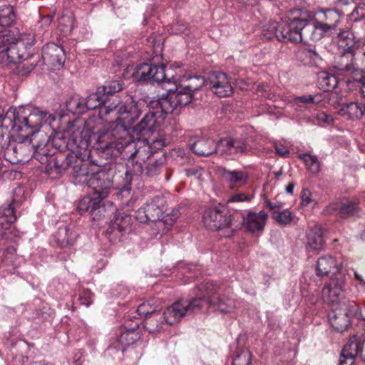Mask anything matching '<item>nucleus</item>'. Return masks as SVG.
I'll return each instance as SVG.
<instances>
[{
    "instance_id": "28",
    "label": "nucleus",
    "mask_w": 365,
    "mask_h": 365,
    "mask_svg": "<svg viewBox=\"0 0 365 365\" xmlns=\"http://www.w3.org/2000/svg\"><path fill=\"white\" fill-rule=\"evenodd\" d=\"M98 88H99L100 91H101L103 96H104L106 98V100L108 101V103H110L113 102V98L114 96H115L118 98V100H119L118 108H120L122 106L130 103L132 101H135V100L132 98L131 101L130 102H126L125 103L120 105L121 98L116 93H118L119 91H120L123 88V83L121 81L115 80V81H107L105 83V84L103 86H100ZM135 102H137V101H135ZM139 102H142V101H140ZM143 103L145 104L144 101H143ZM147 107H148L147 106H145L144 105L143 108H147ZM144 110L145 109H143V110ZM118 110H119V109H118ZM118 113L120 115L119 117L125 116V115H120L118 112Z\"/></svg>"
},
{
    "instance_id": "38",
    "label": "nucleus",
    "mask_w": 365,
    "mask_h": 365,
    "mask_svg": "<svg viewBox=\"0 0 365 365\" xmlns=\"http://www.w3.org/2000/svg\"><path fill=\"white\" fill-rule=\"evenodd\" d=\"M319 13L322 15L321 21L331 26L334 29H336L343 16L341 11L334 9H322Z\"/></svg>"
},
{
    "instance_id": "32",
    "label": "nucleus",
    "mask_w": 365,
    "mask_h": 365,
    "mask_svg": "<svg viewBox=\"0 0 365 365\" xmlns=\"http://www.w3.org/2000/svg\"><path fill=\"white\" fill-rule=\"evenodd\" d=\"M76 233L71 230L66 225L59 227L55 235L56 243L61 247H68L76 242Z\"/></svg>"
},
{
    "instance_id": "9",
    "label": "nucleus",
    "mask_w": 365,
    "mask_h": 365,
    "mask_svg": "<svg viewBox=\"0 0 365 365\" xmlns=\"http://www.w3.org/2000/svg\"><path fill=\"white\" fill-rule=\"evenodd\" d=\"M297 31L295 35V42L317 41L328 36L335 29L331 26L324 23L323 21H313L310 17L297 18Z\"/></svg>"
},
{
    "instance_id": "21",
    "label": "nucleus",
    "mask_w": 365,
    "mask_h": 365,
    "mask_svg": "<svg viewBox=\"0 0 365 365\" xmlns=\"http://www.w3.org/2000/svg\"><path fill=\"white\" fill-rule=\"evenodd\" d=\"M354 47L348 46L344 48L341 54L336 57L334 67L338 71L339 73L344 74L345 73H359L356 69V53H354Z\"/></svg>"
},
{
    "instance_id": "37",
    "label": "nucleus",
    "mask_w": 365,
    "mask_h": 365,
    "mask_svg": "<svg viewBox=\"0 0 365 365\" xmlns=\"http://www.w3.org/2000/svg\"><path fill=\"white\" fill-rule=\"evenodd\" d=\"M51 115L48 112L35 109L29 115H27V123L29 129H36L40 128L43 123L48 121V118Z\"/></svg>"
},
{
    "instance_id": "51",
    "label": "nucleus",
    "mask_w": 365,
    "mask_h": 365,
    "mask_svg": "<svg viewBox=\"0 0 365 365\" xmlns=\"http://www.w3.org/2000/svg\"><path fill=\"white\" fill-rule=\"evenodd\" d=\"M339 307L342 309L344 312H348L347 314L349 315L350 317L356 316L359 310V307L355 302L349 301L346 299L343 300Z\"/></svg>"
},
{
    "instance_id": "50",
    "label": "nucleus",
    "mask_w": 365,
    "mask_h": 365,
    "mask_svg": "<svg viewBox=\"0 0 365 365\" xmlns=\"http://www.w3.org/2000/svg\"><path fill=\"white\" fill-rule=\"evenodd\" d=\"M26 200L24 195V189L21 185H18L14 188L12 192V199L9 202L16 207H19Z\"/></svg>"
},
{
    "instance_id": "44",
    "label": "nucleus",
    "mask_w": 365,
    "mask_h": 365,
    "mask_svg": "<svg viewBox=\"0 0 365 365\" xmlns=\"http://www.w3.org/2000/svg\"><path fill=\"white\" fill-rule=\"evenodd\" d=\"M252 354L250 351L244 347H237L232 360L233 365H250L251 364Z\"/></svg>"
},
{
    "instance_id": "1",
    "label": "nucleus",
    "mask_w": 365,
    "mask_h": 365,
    "mask_svg": "<svg viewBox=\"0 0 365 365\" xmlns=\"http://www.w3.org/2000/svg\"><path fill=\"white\" fill-rule=\"evenodd\" d=\"M144 103L132 101L130 103L122 106L118 110L124 117H118L109 124L106 133L93 135L97 142L98 153L106 160L120 157L123 159L136 158L137 163L144 161L145 158H154L150 147L146 143H138L130 134L132 125L143 112Z\"/></svg>"
},
{
    "instance_id": "53",
    "label": "nucleus",
    "mask_w": 365,
    "mask_h": 365,
    "mask_svg": "<svg viewBox=\"0 0 365 365\" xmlns=\"http://www.w3.org/2000/svg\"><path fill=\"white\" fill-rule=\"evenodd\" d=\"M53 14H47L45 16H42L41 17V19L38 21V35H43L47 29L51 25V22L53 20Z\"/></svg>"
},
{
    "instance_id": "58",
    "label": "nucleus",
    "mask_w": 365,
    "mask_h": 365,
    "mask_svg": "<svg viewBox=\"0 0 365 365\" xmlns=\"http://www.w3.org/2000/svg\"><path fill=\"white\" fill-rule=\"evenodd\" d=\"M317 96L313 95H304L302 96H299L294 98V104L299 107L298 109L302 110V107L301 106V103L303 104H309V103H315V98Z\"/></svg>"
},
{
    "instance_id": "10",
    "label": "nucleus",
    "mask_w": 365,
    "mask_h": 365,
    "mask_svg": "<svg viewBox=\"0 0 365 365\" xmlns=\"http://www.w3.org/2000/svg\"><path fill=\"white\" fill-rule=\"evenodd\" d=\"M235 212L231 214L225 207H210L205 210L202 222L205 226L211 230L218 231L231 228L226 237H230L235 228Z\"/></svg>"
},
{
    "instance_id": "34",
    "label": "nucleus",
    "mask_w": 365,
    "mask_h": 365,
    "mask_svg": "<svg viewBox=\"0 0 365 365\" xmlns=\"http://www.w3.org/2000/svg\"><path fill=\"white\" fill-rule=\"evenodd\" d=\"M139 327V322H135L134 326L130 327L128 323L126 322L124 325L125 331L122 332L118 338L119 342L125 346H129L140 339V335L137 331Z\"/></svg>"
},
{
    "instance_id": "52",
    "label": "nucleus",
    "mask_w": 365,
    "mask_h": 365,
    "mask_svg": "<svg viewBox=\"0 0 365 365\" xmlns=\"http://www.w3.org/2000/svg\"><path fill=\"white\" fill-rule=\"evenodd\" d=\"M169 31L170 34L175 35L187 34L188 26L187 24L182 21H177L170 25Z\"/></svg>"
},
{
    "instance_id": "24",
    "label": "nucleus",
    "mask_w": 365,
    "mask_h": 365,
    "mask_svg": "<svg viewBox=\"0 0 365 365\" xmlns=\"http://www.w3.org/2000/svg\"><path fill=\"white\" fill-rule=\"evenodd\" d=\"M42 58L45 63L53 67H61L65 63V51L62 46L50 43L43 46Z\"/></svg>"
},
{
    "instance_id": "43",
    "label": "nucleus",
    "mask_w": 365,
    "mask_h": 365,
    "mask_svg": "<svg viewBox=\"0 0 365 365\" xmlns=\"http://www.w3.org/2000/svg\"><path fill=\"white\" fill-rule=\"evenodd\" d=\"M162 315L158 312L155 314H151L145 318V328L149 333H155L163 329V320L162 321Z\"/></svg>"
},
{
    "instance_id": "8",
    "label": "nucleus",
    "mask_w": 365,
    "mask_h": 365,
    "mask_svg": "<svg viewBox=\"0 0 365 365\" xmlns=\"http://www.w3.org/2000/svg\"><path fill=\"white\" fill-rule=\"evenodd\" d=\"M165 205L166 200L164 197L155 196L137 210L135 218L141 223L159 222L172 226L178 218V212L164 216Z\"/></svg>"
},
{
    "instance_id": "48",
    "label": "nucleus",
    "mask_w": 365,
    "mask_h": 365,
    "mask_svg": "<svg viewBox=\"0 0 365 365\" xmlns=\"http://www.w3.org/2000/svg\"><path fill=\"white\" fill-rule=\"evenodd\" d=\"M301 205L303 207L313 209L317 205V200L313 197L311 191L307 188H304L301 194Z\"/></svg>"
},
{
    "instance_id": "2",
    "label": "nucleus",
    "mask_w": 365,
    "mask_h": 365,
    "mask_svg": "<svg viewBox=\"0 0 365 365\" xmlns=\"http://www.w3.org/2000/svg\"><path fill=\"white\" fill-rule=\"evenodd\" d=\"M139 82L162 85L168 93L152 103L153 108H160L164 113H179L181 108L193 100L194 93L207 82L202 76L183 77L174 75L172 69L165 70L164 65L141 63L136 66L133 73Z\"/></svg>"
},
{
    "instance_id": "22",
    "label": "nucleus",
    "mask_w": 365,
    "mask_h": 365,
    "mask_svg": "<svg viewBox=\"0 0 365 365\" xmlns=\"http://www.w3.org/2000/svg\"><path fill=\"white\" fill-rule=\"evenodd\" d=\"M77 210L81 215L89 212L93 220H99L105 213V207L103 203L89 193L79 201Z\"/></svg>"
},
{
    "instance_id": "60",
    "label": "nucleus",
    "mask_w": 365,
    "mask_h": 365,
    "mask_svg": "<svg viewBox=\"0 0 365 365\" xmlns=\"http://www.w3.org/2000/svg\"><path fill=\"white\" fill-rule=\"evenodd\" d=\"M264 203H265L266 206L267 207H269L272 211V214L279 212L283 206V204L280 202H272L269 201V200H266L264 201Z\"/></svg>"
},
{
    "instance_id": "7",
    "label": "nucleus",
    "mask_w": 365,
    "mask_h": 365,
    "mask_svg": "<svg viewBox=\"0 0 365 365\" xmlns=\"http://www.w3.org/2000/svg\"><path fill=\"white\" fill-rule=\"evenodd\" d=\"M84 100V106L86 110H93L99 108L98 116H91L88 118L81 125L85 127L87 133H106L109 129L102 130L104 128V118L110 112L115 110L119 106V100L117 97L113 98V102L108 103L106 98L103 96L99 88L96 89V92L90 93Z\"/></svg>"
},
{
    "instance_id": "5",
    "label": "nucleus",
    "mask_w": 365,
    "mask_h": 365,
    "mask_svg": "<svg viewBox=\"0 0 365 365\" xmlns=\"http://www.w3.org/2000/svg\"><path fill=\"white\" fill-rule=\"evenodd\" d=\"M48 141L45 133H38L30 141L9 142L3 149L4 158L12 164L27 161L31 157L43 163L44 159L41 155L48 154L46 148V145H49Z\"/></svg>"
},
{
    "instance_id": "63",
    "label": "nucleus",
    "mask_w": 365,
    "mask_h": 365,
    "mask_svg": "<svg viewBox=\"0 0 365 365\" xmlns=\"http://www.w3.org/2000/svg\"><path fill=\"white\" fill-rule=\"evenodd\" d=\"M356 65L359 72L365 73V51L361 53L360 58H356Z\"/></svg>"
},
{
    "instance_id": "4",
    "label": "nucleus",
    "mask_w": 365,
    "mask_h": 365,
    "mask_svg": "<svg viewBox=\"0 0 365 365\" xmlns=\"http://www.w3.org/2000/svg\"><path fill=\"white\" fill-rule=\"evenodd\" d=\"M34 34H25L16 37L14 30L0 29V59L6 64L17 63L30 56L29 49L34 46Z\"/></svg>"
},
{
    "instance_id": "19",
    "label": "nucleus",
    "mask_w": 365,
    "mask_h": 365,
    "mask_svg": "<svg viewBox=\"0 0 365 365\" xmlns=\"http://www.w3.org/2000/svg\"><path fill=\"white\" fill-rule=\"evenodd\" d=\"M236 216L240 215L242 218L240 222H235V228L240 225H244L246 229L252 233L262 232L265 226L268 215L264 211L255 212L253 211H248L245 216L242 212H235Z\"/></svg>"
},
{
    "instance_id": "20",
    "label": "nucleus",
    "mask_w": 365,
    "mask_h": 365,
    "mask_svg": "<svg viewBox=\"0 0 365 365\" xmlns=\"http://www.w3.org/2000/svg\"><path fill=\"white\" fill-rule=\"evenodd\" d=\"M218 155L221 156L247 154L250 147L242 138H225L218 140Z\"/></svg>"
},
{
    "instance_id": "12",
    "label": "nucleus",
    "mask_w": 365,
    "mask_h": 365,
    "mask_svg": "<svg viewBox=\"0 0 365 365\" xmlns=\"http://www.w3.org/2000/svg\"><path fill=\"white\" fill-rule=\"evenodd\" d=\"M297 18L289 21H270L262 28V35L264 39L270 40L275 37L282 42H295V35L297 31Z\"/></svg>"
},
{
    "instance_id": "23",
    "label": "nucleus",
    "mask_w": 365,
    "mask_h": 365,
    "mask_svg": "<svg viewBox=\"0 0 365 365\" xmlns=\"http://www.w3.org/2000/svg\"><path fill=\"white\" fill-rule=\"evenodd\" d=\"M27 116L21 114L16 109L9 108L1 120V125L6 130L11 127L14 132L26 130L29 129ZM9 133V131H7Z\"/></svg>"
},
{
    "instance_id": "55",
    "label": "nucleus",
    "mask_w": 365,
    "mask_h": 365,
    "mask_svg": "<svg viewBox=\"0 0 365 365\" xmlns=\"http://www.w3.org/2000/svg\"><path fill=\"white\" fill-rule=\"evenodd\" d=\"M353 34L349 31H343L338 34V38L339 39V43L341 47L353 46L351 38Z\"/></svg>"
},
{
    "instance_id": "45",
    "label": "nucleus",
    "mask_w": 365,
    "mask_h": 365,
    "mask_svg": "<svg viewBox=\"0 0 365 365\" xmlns=\"http://www.w3.org/2000/svg\"><path fill=\"white\" fill-rule=\"evenodd\" d=\"M158 307L157 300L150 299L141 303L138 307L137 312L140 316L145 318L151 314H155V312L158 310Z\"/></svg>"
},
{
    "instance_id": "54",
    "label": "nucleus",
    "mask_w": 365,
    "mask_h": 365,
    "mask_svg": "<svg viewBox=\"0 0 365 365\" xmlns=\"http://www.w3.org/2000/svg\"><path fill=\"white\" fill-rule=\"evenodd\" d=\"M130 163H132V166H133V168L131 169L129 168V166L128 165V168L125 170V179H124V185L122 187V190H124V191H130V189H131V181H132V179H133V176L134 175H136L135 173H133V170H134V168L136 166V164L134 165L133 164V162L132 163V160L130 159Z\"/></svg>"
},
{
    "instance_id": "18",
    "label": "nucleus",
    "mask_w": 365,
    "mask_h": 365,
    "mask_svg": "<svg viewBox=\"0 0 365 365\" xmlns=\"http://www.w3.org/2000/svg\"><path fill=\"white\" fill-rule=\"evenodd\" d=\"M344 281L340 278L332 279L322 289V294L324 302L339 307L345 299L344 294Z\"/></svg>"
},
{
    "instance_id": "62",
    "label": "nucleus",
    "mask_w": 365,
    "mask_h": 365,
    "mask_svg": "<svg viewBox=\"0 0 365 365\" xmlns=\"http://www.w3.org/2000/svg\"><path fill=\"white\" fill-rule=\"evenodd\" d=\"M274 149L277 155L282 157H288L290 154V152L288 148H287L283 145L274 144Z\"/></svg>"
},
{
    "instance_id": "27",
    "label": "nucleus",
    "mask_w": 365,
    "mask_h": 365,
    "mask_svg": "<svg viewBox=\"0 0 365 365\" xmlns=\"http://www.w3.org/2000/svg\"><path fill=\"white\" fill-rule=\"evenodd\" d=\"M341 263L335 257L327 255L319 257L316 262V274L319 277L335 274L340 271Z\"/></svg>"
},
{
    "instance_id": "26",
    "label": "nucleus",
    "mask_w": 365,
    "mask_h": 365,
    "mask_svg": "<svg viewBox=\"0 0 365 365\" xmlns=\"http://www.w3.org/2000/svg\"><path fill=\"white\" fill-rule=\"evenodd\" d=\"M218 141L216 143L210 138H202L190 144L192 151L197 156L207 157L214 153L218 154Z\"/></svg>"
},
{
    "instance_id": "59",
    "label": "nucleus",
    "mask_w": 365,
    "mask_h": 365,
    "mask_svg": "<svg viewBox=\"0 0 365 365\" xmlns=\"http://www.w3.org/2000/svg\"><path fill=\"white\" fill-rule=\"evenodd\" d=\"M354 21H360L365 18V4H358L351 14Z\"/></svg>"
},
{
    "instance_id": "35",
    "label": "nucleus",
    "mask_w": 365,
    "mask_h": 365,
    "mask_svg": "<svg viewBox=\"0 0 365 365\" xmlns=\"http://www.w3.org/2000/svg\"><path fill=\"white\" fill-rule=\"evenodd\" d=\"M16 16L14 9L11 5L0 6V29L11 30L10 27L16 21Z\"/></svg>"
},
{
    "instance_id": "56",
    "label": "nucleus",
    "mask_w": 365,
    "mask_h": 365,
    "mask_svg": "<svg viewBox=\"0 0 365 365\" xmlns=\"http://www.w3.org/2000/svg\"><path fill=\"white\" fill-rule=\"evenodd\" d=\"M93 293L88 289H83L78 298L80 303L86 307H89L93 303Z\"/></svg>"
},
{
    "instance_id": "41",
    "label": "nucleus",
    "mask_w": 365,
    "mask_h": 365,
    "mask_svg": "<svg viewBox=\"0 0 365 365\" xmlns=\"http://www.w3.org/2000/svg\"><path fill=\"white\" fill-rule=\"evenodd\" d=\"M318 83L321 89L324 91L329 92L337 86L338 80L333 74L327 72H322L319 75Z\"/></svg>"
},
{
    "instance_id": "30",
    "label": "nucleus",
    "mask_w": 365,
    "mask_h": 365,
    "mask_svg": "<svg viewBox=\"0 0 365 365\" xmlns=\"http://www.w3.org/2000/svg\"><path fill=\"white\" fill-rule=\"evenodd\" d=\"M359 210L358 201H349L344 203L330 204L325 212L329 215L337 214L341 217H348L355 215Z\"/></svg>"
},
{
    "instance_id": "39",
    "label": "nucleus",
    "mask_w": 365,
    "mask_h": 365,
    "mask_svg": "<svg viewBox=\"0 0 365 365\" xmlns=\"http://www.w3.org/2000/svg\"><path fill=\"white\" fill-rule=\"evenodd\" d=\"M362 348L365 349V343L361 345V342L356 340V336H353L344 345L341 354L354 359L360 352L363 351Z\"/></svg>"
},
{
    "instance_id": "64",
    "label": "nucleus",
    "mask_w": 365,
    "mask_h": 365,
    "mask_svg": "<svg viewBox=\"0 0 365 365\" xmlns=\"http://www.w3.org/2000/svg\"><path fill=\"white\" fill-rule=\"evenodd\" d=\"M116 292H117L114 294V296L120 298H124L129 292L128 288L123 284H118L116 288Z\"/></svg>"
},
{
    "instance_id": "29",
    "label": "nucleus",
    "mask_w": 365,
    "mask_h": 365,
    "mask_svg": "<svg viewBox=\"0 0 365 365\" xmlns=\"http://www.w3.org/2000/svg\"><path fill=\"white\" fill-rule=\"evenodd\" d=\"M344 312L342 309L336 307L333 308L329 314V321L331 326L337 331L343 332L347 329L350 325L351 317Z\"/></svg>"
},
{
    "instance_id": "17",
    "label": "nucleus",
    "mask_w": 365,
    "mask_h": 365,
    "mask_svg": "<svg viewBox=\"0 0 365 365\" xmlns=\"http://www.w3.org/2000/svg\"><path fill=\"white\" fill-rule=\"evenodd\" d=\"M207 86L219 98L229 97L233 93L230 79L225 73L215 71L210 73Z\"/></svg>"
},
{
    "instance_id": "3",
    "label": "nucleus",
    "mask_w": 365,
    "mask_h": 365,
    "mask_svg": "<svg viewBox=\"0 0 365 365\" xmlns=\"http://www.w3.org/2000/svg\"><path fill=\"white\" fill-rule=\"evenodd\" d=\"M78 150L68 153L66 156L60 154L53 158L51 162L59 172L69 170L76 184L87 185L99 168L90 159L91 150L88 146Z\"/></svg>"
},
{
    "instance_id": "46",
    "label": "nucleus",
    "mask_w": 365,
    "mask_h": 365,
    "mask_svg": "<svg viewBox=\"0 0 365 365\" xmlns=\"http://www.w3.org/2000/svg\"><path fill=\"white\" fill-rule=\"evenodd\" d=\"M299 158L304 160L309 170L314 175L317 174L320 170V162L316 155L309 153H304L299 156Z\"/></svg>"
},
{
    "instance_id": "16",
    "label": "nucleus",
    "mask_w": 365,
    "mask_h": 365,
    "mask_svg": "<svg viewBox=\"0 0 365 365\" xmlns=\"http://www.w3.org/2000/svg\"><path fill=\"white\" fill-rule=\"evenodd\" d=\"M87 186L91 189L90 193L103 203V200L108 197L109 190L113 187V180L108 173L98 170Z\"/></svg>"
},
{
    "instance_id": "40",
    "label": "nucleus",
    "mask_w": 365,
    "mask_h": 365,
    "mask_svg": "<svg viewBox=\"0 0 365 365\" xmlns=\"http://www.w3.org/2000/svg\"><path fill=\"white\" fill-rule=\"evenodd\" d=\"M66 107L67 110L73 114H81L86 111L83 98L78 95L69 97L66 101Z\"/></svg>"
},
{
    "instance_id": "25",
    "label": "nucleus",
    "mask_w": 365,
    "mask_h": 365,
    "mask_svg": "<svg viewBox=\"0 0 365 365\" xmlns=\"http://www.w3.org/2000/svg\"><path fill=\"white\" fill-rule=\"evenodd\" d=\"M165 158L162 156L159 159L150 158L148 163L143 165L140 163H137L133 173L140 175L144 174L148 177H155L160 175L163 171L166 170Z\"/></svg>"
},
{
    "instance_id": "42",
    "label": "nucleus",
    "mask_w": 365,
    "mask_h": 365,
    "mask_svg": "<svg viewBox=\"0 0 365 365\" xmlns=\"http://www.w3.org/2000/svg\"><path fill=\"white\" fill-rule=\"evenodd\" d=\"M304 56V63L310 64L314 66H319L322 61V58L316 50L314 46H309L302 51Z\"/></svg>"
},
{
    "instance_id": "14",
    "label": "nucleus",
    "mask_w": 365,
    "mask_h": 365,
    "mask_svg": "<svg viewBox=\"0 0 365 365\" xmlns=\"http://www.w3.org/2000/svg\"><path fill=\"white\" fill-rule=\"evenodd\" d=\"M132 216L118 212L106 230V235L111 242L120 241L122 237L130 230Z\"/></svg>"
},
{
    "instance_id": "33",
    "label": "nucleus",
    "mask_w": 365,
    "mask_h": 365,
    "mask_svg": "<svg viewBox=\"0 0 365 365\" xmlns=\"http://www.w3.org/2000/svg\"><path fill=\"white\" fill-rule=\"evenodd\" d=\"M224 179L228 182L231 187H242L248 181V174L242 170H223L222 173Z\"/></svg>"
},
{
    "instance_id": "31",
    "label": "nucleus",
    "mask_w": 365,
    "mask_h": 365,
    "mask_svg": "<svg viewBox=\"0 0 365 365\" xmlns=\"http://www.w3.org/2000/svg\"><path fill=\"white\" fill-rule=\"evenodd\" d=\"M325 241L322 227L319 225L311 227L307 233V246L312 250H322Z\"/></svg>"
},
{
    "instance_id": "6",
    "label": "nucleus",
    "mask_w": 365,
    "mask_h": 365,
    "mask_svg": "<svg viewBox=\"0 0 365 365\" xmlns=\"http://www.w3.org/2000/svg\"><path fill=\"white\" fill-rule=\"evenodd\" d=\"M86 130V128L82 125H78L76 130L73 131V137H71L70 133H57L51 138L47 136L49 145H46L48 154L41 155L43 158L44 162L48 160V156L54 155V153L49 150V147L53 146L61 153L66 150L69 153L74 151H79L78 149H82L85 146H88L91 144L98 151L97 142L93 140V135H98L99 133H91Z\"/></svg>"
},
{
    "instance_id": "47",
    "label": "nucleus",
    "mask_w": 365,
    "mask_h": 365,
    "mask_svg": "<svg viewBox=\"0 0 365 365\" xmlns=\"http://www.w3.org/2000/svg\"><path fill=\"white\" fill-rule=\"evenodd\" d=\"M272 218L279 225L286 226L291 224L294 219V215L288 209H285L282 211L273 213Z\"/></svg>"
},
{
    "instance_id": "15",
    "label": "nucleus",
    "mask_w": 365,
    "mask_h": 365,
    "mask_svg": "<svg viewBox=\"0 0 365 365\" xmlns=\"http://www.w3.org/2000/svg\"><path fill=\"white\" fill-rule=\"evenodd\" d=\"M157 100L151 101L149 103V110L145 114L141 120L135 125H132L131 130L138 134L144 133H153L157 125L159 124L158 120H161L165 118L169 113H164L160 108H153L152 103Z\"/></svg>"
},
{
    "instance_id": "36",
    "label": "nucleus",
    "mask_w": 365,
    "mask_h": 365,
    "mask_svg": "<svg viewBox=\"0 0 365 365\" xmlns=\"http://www.w3.org/2000/svg\"><path fill=\"white\" fill-rule=\"evenodd\" d=\"M364 105L358 102H351L344 105L339 110V113L349 119H359L364 115Z\"/></svg>"
},
{
    "instance_id": "13",
    "label": "nucleus",
    "mask_w": 365,
    "mask_h": 365,
    "mask_svg": "<svg viewBox=\"0 0 365 365\" xmlns=\"http://www.w3.org/2000/svg\"><path fill=\"white\" fill-rule=\"evenodd\" d=\"M217 287L212 282H206L199 287L200 293L197 298L207 299V304H203V307H214L216 309L222 313L232 312L235 307V301L227 297H215L214 294L217 292Z\"/></svg>"
},
{
    "instance_id": "11",
    "label": "nucleus",
    "mask_w": 365,
    "mask_h": 365,
    "mask_svg": "<svg viewBox=\"0 0 365 365\" xmlns=\"http://www.w3.org/2000/svg\"><path fill=\"white\" fill-rule=\"evenodd\" d=\"M207 299L192 298L190 301L178 300L168 307L163 314V319L169 325L178 322L183 317L202 309L203 304H207Z\"/></svg>"
},
{
    "instance_id": "61",
    "label": "nucleus",
    "mask_w": 365,
    "mask_h": 365,
    "mask_svg": "<svg viewBox=\"0 0 365 365\" xmlns=\"http://www.w3.org/2000/svg\"><path fill=\"white\" fill-rule=\"evenodd\" d=\"M36 67V65L34 63H23L21 66L18 67L19 70V73L22 75H26L31 73Z\"/></svg>"
},
{
    "instance_id": "57",
    "label": "nucleus",
    "mask_w": 365,
    "mask_h": 365,
    "mask_svg": "<svg viewBox=\"0 0 365 365\" xmlns=\"http://www.w3.org/2000/svg\"><path fill=\"white\" fill-rule=\"evenodd\" d=\"M252 197V195H248L245 192H239L230 195L227 199V203L250 202Z\"/></svg>"
},
{
    "instance_id": "49",
    "label": "nucleus",
    "mask_w": 365,
    "mask_h": 365,
    "mask_svg": "<svg viewBox=\"0 0 365 365\" xmlns=\"http://www.w3.org/2000/svg\"><path fill=\"white\" fill-rule=\"evenodd\" d=\"M11 227L7 230H1L0 232V238L7 242H16L21 237V233L16 229L10 230Z\"/></svg>"
}]
</instances>
